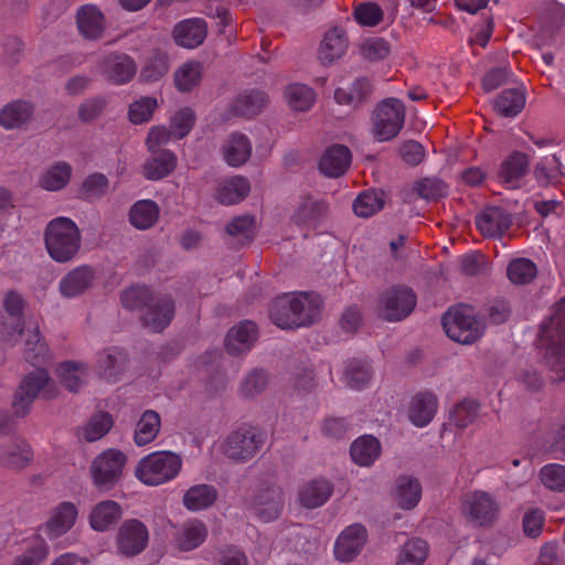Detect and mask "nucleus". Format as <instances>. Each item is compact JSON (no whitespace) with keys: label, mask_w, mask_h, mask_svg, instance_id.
<instances>
[{"label":"nucleus","mask_w":565,"mask_h":565,"mask_svg":"<svg viewBox=\"0 0 565 565\" xmlns=\"http://www.w3.org/2000/svg\"><path fill=\"white\" fill-rule=\"evenodd\" d=\"M321 306V298L313 292L282 295L273 301L269 317L281 329L308 327L319 318Z\"/></svg>","instance_id":"obj_1"},{"label":"nucleus","mask_w":565,"mask_h":565,"mask_svg":"<svg viewBox=\"0 0 565 565\" xmlns=\"http://www.w3.org/2000/svg\"><path fill=\"white\" fill-rule=\"evenodd\" d=\"M44 243L52 259L57 263H67L77 255L81 248V231L71 218L60 216L46 225Z\"/></svg>","instance_id":"obj_2"},{"label":"nucleus","mask_w":565,"mask_h":565,"mask_svg":"<svg viewBox=\"0 0 565 565\" xmlns=\"http://www.w3.org/2000/svg\"><path fill=\"white\" fill-rule=\"evenodd\" d=\"M58 395L60 390L50 376L49 371L45 367L35 369L23 376L15 390L12 402L13 413L18 417H24L39 396L45 401H52Z\"/></svg>","instance_id":"obj_3"},{"label":"nucleus","mask_w":565,"mask_h":565,"mask_svg":"<svg viewBox=\"0 0 565 565\" xmlns=\"http://www.w3.org/2000/svg\"><path fill=\"white\" fill-rule=\"evenodd\" d=\"M542 338H550L552 344L544 354L553 382L565 381V298L557 305L555 315L542 326Z\"/></svg>","instance_id":"obj_4"},{"label":"nucleus","mask_w":565,"mask_h":565,"mask_svg":"<svg viewBox=\"0 0 565 565\" xmlns=\"http://www.w3.org/2000/svg\"><path fill=\"white\" fill-rule=\"evenodd\" d=\"M443 328L449 339L461 344H472L478 341L484 331L473 313V308L458 305L449 308L441 317Z\"/></svg>","instance_id":"obj_5"},{"label":"nucleus","mask_w":565,"mask_h":565,"mask_svg":"<svg viewBox=\"0 0 565 565\" xmlns=\"http://www.w3.org/2000/svg\"><path fill=\"white\" fill-rule=\"evenodd\" d=\"M182 467V459L172 451H156L143 457L135 475L147 486H159L174 479Z\"/></svg>","instance_id":"obj_6"},{"label":"nucleus","mask_w":565,"mask_h":565,"mask_svg":"<svg viewBox=\"0 0 565 565\" xmlns=\"http://www.w3.org/2000/svg\"><path fill=\"white\" fill-rule=\"evenodd\" d=\"M460 511L472 526L490 529L499 520L501 508L492 493L475 490L461 497Z\"/></svg>","instance_id":"obj_7"},{"label":"nucleus","mask_w":565,"mask_h":565,"mask_svg":"<svg viewBox=\"0 0 565 565\" xmlns=\"http://www.w3.org/2000/svg\"><path fill=\"white\" fill-rule=\"evenodd\" d=\"M266 437L259 428L242 425L231 431L223 444L224 455L235 462H247L262 450Z\"/></svg>","instance_id":"obj_8"},{"label":"nucleus","mask_w":565,"mask_h":565,"mask_svg":"<svg viewBox=\"0 0 565 565\" xmlns=\"http://www.w3.org/2000/svg\"><path fill=\"white\" fill-rule=\"evenodd\" d=\"M417 296L407 286L394 285L384 290L379 299V317L385 321L398 322L407 318L415 309Z\"/></svg>","instance_id":"obj_9"},{"label":"nucleus","mask_w":565,"mask_h":565,"mask_svg":"<svg viewBox=\"0 0 565 565\" xmlns=\"http://www.w3.org/2000/svg\"><path fill=\"white\" fill-rule=\"evenodd\" d=\"M127 456L117 449H108L92 462L89 472L94 486L99 491L111 490L121 479Z\"/></svg>","instance_id":"obj_10"},{"label":"nucleus","mask_w":565,"mask_h":565,"mask_svg":"<svg viewBox=\"0 0 565 565\" xmlns=\"http://www.w3.org/2000/svg\"><path fill=\"white\" fill-rule=\"evenodd\" d=\"M373 132L379 141L391 140L398 135L405 121V106L397 98L382 100L373 111Z\"/></svg>","instance_id":"obj_11"},{"label":"nucleus","mask_w":565,"mask_h":565,"mask_svg":"<svg viewBox=\"0 0 565 565\" xmlns=\"http://www.w3.org/2000/svg\"><path fill=\"white\" fill-rule=\"evenodd\" d=\"M149 530L138 519H127L118 527L116 547L120 555L135 557L141 554L149 543Z\"/></svg>","instance_id":"obj_12"},{"label":"nucleus","mask_w":565,"mask_h":565,"mask_svg":"<svg viewBox=\"0 0 565 565\" xmlns=\"http://www.w3.org/2000/svg\"><path fill=\"white\" fill-rule=\"evenodd\" d=\"M175 316V301L170 295H157L138 318L140 324L154 333H161Z\"/></svg>","instance_id":"obj_13"},{"label":"nucleus","mask_w":565,"mask_h":565,"mask_svg":"<svg viewBox=\"0 0 565 565\" xmlns=\"http://www.w3.org/2000/svg\"><path fill=\"white\" fill-rule=\"evenodd\" d=\"M99 67L108 81L116 85L130 82L137 73V64L127 54L110 53L99 62Z\"/></svg>","instance_id":"obj_14"},{"label":"nucleus","mask_w":565,"mask_h":565,"mask_svg":"<svg viewBox=\"0 0 565 565\" xmlns=\"http://www.w3.org/2000/svg\"><path fill=\"white\" fill-rule=\"evenodd\" d=\"M352 161L351 150L341 143L329 146L318 162L319 171L327 178L337 179L345 174Z\"/></svg>","instance_id":"obj_15"},{"label":"nucleus","mask_w":565,"mask_h":565,"mask_svg":"<svg viewBox=\"0 0 565 565\" xmlns=\"http://www.w3.org/2000/svg\"><path fill=\"white\" fill-rule=\"evenodd\" d=\"M253 508L262 521H275L279 518L284 508L282 489L278 486L260 488L254 498Z\"/></svg>","instance_id":"obj_16"},{"label":"nucleus","mask_w":565,"mask_h":565,"mask_svg":"<svg viewBox=\"0 0 565 565\" xmlns=\"http://www.w3.org/2000/svg\"><path fill=\"white\" fill-rule=\"evenodd\" d=\"M207 35V23L200 18L185 19L177 23L172 30V39L178 46L195 49Z\"/></svg>","instance_id":"obj_17"},{"label":"nucleus","mask_w":565,"mask_h":565,"mask_svg":"<svg viewBox=\"0 0 565 565\" xmlns=\"http://www.w3.org/2000/svg\"><path fill=\"white\" fill-rule=\"evenodd\" d=\"M367 532L361 524L348 526L338 537L334 554L341 562L352 561L366 542Z\"/></svg>","instance_id":"obj_18"},{"label":"nucleus","mask_w":565,"mask_h":565,"mask_svg":"<svg viewBox=\"0 0 565 565\" xmlns=\"http://www.w3.org/2000/svg\"><path fill=\"white\" fill-rule=\"evenodd\" d=\"M529 156L521 151H513L500 164L498 178L509 189H519L520 180L529 172Z\"/></svg>","instance_id":"obj_19"},{"label":"nucleus","mask_w":565,"mask_h":565,"mask_svg":"<svg viewBox=\"0 0 565 565\" xmlns=\"http://www.w3.org/2000/svg\"><path fill=\"white\" fill-rule=\"evenodd\" d=\"M76 24L79 33L90 41L100 39L106 29L105 15L94 4H85L77 10Z\"/></svg>","instance_id":"obj_20"},{"label":"nucleus","mask_w":565,"mask_h":565,"mask_svg":"<svg viewBox=\"0 0 565 565\" xmlns=\"http://www.w3.org/2000/svg\"><path fill=\"white\" fill-rule=\"evenodd\" d=\"M121 505L114 500H104L95 504L89 513L88 521L93 530L106 532L114 529L122 516Z\"/></svg>","instance_id":"obj_21"},{"label":"nucleus","mask_w":565,"mask_h":565,"mask_svg":"<svg viewBox=\"0 0 565 565\" xmlns=\"http://www.w3.org/2000/svg\"><path fill=\"white\" fill-rule=\"evenodd\" d=\"M511 224V215L497 206L486 209L476 217V225L486 237H501Z\"/></svg>","instance_id":"obj_22"},{"label":"nucleus","mask_w":565,"mask_h":565,"mask_svg":"<svg viewBox=\"0 0 565 565\" xmlns=\"http://www.w3.org/2000/svg\"><path fill=\"white\" fill-rule=\"evenodd\" d=\"M33 460V451L29 443L14 438L0 445V465L10 469H24Z\"/></svg>","instance_id":"obj_23"},{"label":"nucleus","mask_w":565,"mask_h":565,"mask_svg":"<svg viewBox=\"0 0 565 565\" xmlns=\"http://www.w3.org/2000/svg\"><path fill=\"white\" fill-rule=\"evenodd\" d=\"M35 106L25 99L13 100L0 110V125L6 129H20L34 116Z\"/></svg>","instance_id":"obj_24"},{"label":"nucleus","mask_w":565,"mask_h":565,"mask_svg":"<svg viewBox=\"0 0 565 565\" xmlns=\"http://www.w3.org/2000/svg\"><path fill=\"white\" fill-rule=\"evenodd\" d=\"M268 104V96L259 89L245 90L237 95L228 111L233 116L253 118L259 115Z\"/></svg>","instance_id":"obj_25"},{"label":"nucleus","mask_w":565,"mask_h":565,"mask_svg":"<svg viewBox=\"0 0 565 565\" xmlns=\"http://www.w3.org/2000/svg\"><path fill=\"white\" fill-rule=\"evenodd\" d=\"M23 356L28 363L36 369L45 367L53 359L51 350L38 326L28 332V338L24 341Z\"/></svg>","instance_id":"obj_26"},{"label":"nucleus","mask_w":565,"mask_h":565,"mask_svg":"<svg viewBox=\"0 0 565 565\" xmlns=\"http://www.w3.org/2000/svg\"><path fill=\"white\" fill-rule=\"evenodd\" d=\"M328 212L329 203L326 200H315L311 195H305L291 220L297 225L315 226L328 215Z\"/></svg>","instance_id":"obj_27"},{"label":"nucleus","mask_w":565,"mask_h":565,"mask_svg":"<svg viewBox=\"0 0 565 565\" xmlns=\"http://www.w3.org/2000/svg\"><path fill=\"white\" fill-rule=\"evenodd\" d=\"M95 279V270L88 265L72 269L60 282V291L65 297H76L85 292Z\"/></svg>","instance_id":"obj_28"},{"label":"nucleus","mask_w":565,"mask_h":565,"mask_svg":"<svg viewBox=\"0 0 565 565\" xmlns=\"http://www.w3.org/2000/svg\"><path fill=\"white\" fill-rule=\"evenodd\" d=\"M372 90L371 82L366 77H360L348 86L337 88L334 98L339 105L356 108L369 100Z\"/></svg>","instance_id":"obj_29"},{"label":"nucleus","mask_w":565,"mask_h":565,"mask_svg":"<svg viewBox=\"0 0 565 565\" xmlns=\"http://www.w3.org/2000/svg\"><path fill=\"white\" fill-rule=\"evenodd\" d=\"M333 492L331 482L324 479H315L305 483L298 491L299 503L307 509L323 505Z\"/></svg>","instance_id":"obj_30"},{"label":"nucleus","mask_w":565,"mask_h":565,"mask_svg":"<svg viewBox=\"0 0 565 565\" xmlns=\"http://www.w3.org/2000/svg\"><path fill=\"white\" fill-rule=\"evenodd\" d=\"M151 157L143 163V175L148 180H161L177 167V158L170 150L150 151Z\"/></svg>","instance_id":"obj_31"},{"label":"nucleus","mask_w":565,"mask_h":565,"mask_svg":"<svg viewBox=\"0 0 565 565\" xmlns=\"http://www.w3.org/2000/svg\"><path fill=\"white\" fill-rule=\"evenodd\" d=\"M255 340L256 324L247 320L230 329L225 348L230 354L237 355L247 350Z\"/></svg>","instance_id":"obj_32"},{"label":"nucleus","mask_w":565,"mask_h":565,"mask_svg":"<svg viewBox=\"0 0 565 565\" xmlns=\"http://www.w3.org/2000/svg\"><path fill=\"white\" fill-rule=\"evenodd\" d=\"M348 49V40L342 29L333 28L326 33L320 47L319 58L322 64H331L340 58Z\"/></svg>","instance_id":"obj_33"},{"label":"nucleus","mask_w":565,"mask_h":565,"mask_svg":"<svg viewBox=\"0 0 565 565\" xmlns=\"http://www.w3.org/2000/svg\"><path fill=\"white\" fill-rule=\"evenodd\" d=\"M154 296L156 292L150 287L136 284L121 291L120 301L125 309L136 312L139 318Z\"/></svg>","instance_id":"obj_34"},{"label":"nucleus","mask_w":565,"mask_h":565,"mask_svg":"<svg viewBox=\"0 0 565 565\" xmlns=\"http://www.w3.org/2000/svg\"><path fill=\"white\" fill-rule=\"evenodd\" d=\"M206 537V525L200 520H192L183 525L174 539V543L180 552H190L199 547Z\"/></svg>","instance_id":"obj_35"},{"label":"nucleus","mask_w":565,"mask_h":565,"mask_svg":"<svg viewBox=\"0 0 565 565\" xmlns=\"http://www.w3.org/2000/svg\"><path fill=\"white\" fill-rule=\"evenodd\" d=\"M437 409V398L431 393H418L412 401L408 417L418 427L431 422Z\"/></svg>","instance_id":"obj_36"},{"label":"nucleus","mask_w":565,"mask_h":565,"mask_svg":"<svg viewBox=\"0 0 565 565\" xmlns=\"http://www.w3.org/2000/svg\"><path fill=\"white\" fill-rule=\"evenodd\" d=\"M564 175L561 160L556 154L539 161L533 169V177L542 188L557 186Z\"/></svg>","instance_id":"obj_37"},{"label":"nucleus","mask_w":565,"mask_h":565,"mask_svg":"<svg viewBox=\"0 0 565 565\" xmlns=\"http://www.w3.org/2000/svg\"><path fill=\"white\" fill-rule=\"evenodd\" d=\"M56 376L60 384L71 393H78L82 385V377L87 373V366L84 363L75 361H64L56 366Z\"/></svg>","instance_id":"obj_38"},{"label":"nucleus","mask_w":565,"mask_h":565,"mask_svg":"<svg viewBox=\"0 0 565 565\" xmlns=\"http://www.w3.org/2000/svg\"><path fill=\"white\" fill-rule=\"evenodd\" d=\"M170 70V57L168 53L159 47L151 51L140 71L139 78L143 83H154L164 77Z\"/></svg>","instance_id":"obj_39"},{"label":"nucleus","mask_w":565,"mask_h":565,"mask_svg":"<svg viewBox=\"0 0 565 565\" xmlns=\"http://www.w3.org/2000/svg\"><path fill=\"white\" fill-rule=\"evenodd\" d=\"M252 154V145L247 137L239 132L230 136L223 147L224 160L232 167L244 164Z\"/></svg>","instance_id":"obj_40"},{"label":"nucleus","mask_w":565,"mask_h":565,"mask_svg":"<svg viewBox=\"0 0 565 565\" xmlns=\"http://www.w3.org/2000/svg\"><path fill=\"white\" fill-rule=\"evenodd\" d=\"M218 493L212 484H195L183 495V504L190 511L204 510L212 507L217 500Z\"/></svg>","instance_id":"obj_41"},{"label":"nucleus","mask_w":565,"mask_h":565,"mask_svg":"<svg viewBox=\"0 0 565 565\" xmlns=\"http://www.w3.org/2000/svg\"><path fill=\"white\" fill-rule=\"evenodd\" d=\"M352 460L360 466H371L381 454V445L372 435H364L351 445Z\"/></svg>","instance_id":"obj_42"},{"label":"nucleus","mask_w":565,"mask_h":565,"mask_svg":"<svg viewBox=\"0 0 565 565\" xmlns=\"http://www.w3.org/2000/svg\"><path fill=\"white\" fill-rule=\"evenodd\" d=\"M250 191L249 181L244 177H234L221 184L216 192V200L224 205H232L243 201Z\"/></svg>","instance_id":"obj_43"},{"label":"nucleus","mask_w":565,"mask_h":565,"mask_svg":"<svg viewBox=\"0 0 565 565\" xmlns=\"http://www.w3.org/2000/svg\"><path fill=\"white\" fill-rule=\"evenodd\" d=\"M565 24V9L562 4L556 3L548 9L547 14L542 21L541 31L535 36V45L542 49L547 44V40H552L554 34Z\"/></svg>","instance_id":"obj_44"},{"label":"nucleus","mask_w":565,"mask_h":565,"mask_svg":"<svg viewBox=\"0 0 565 565\" xmlns=\"http://www.w3.org/2000/svg\"><path fill=\"white\" fill-rule=\"evenodd\" d=\"M160 210L156 202L141 200L135 203L129 211V221L138 230H148L159 220Z\"/></svg>","instance_id":"obj_45"},{"label":"nucleus","mask_w":565,"mask_h":565,"mask_svg":"<svg viewBox=\"0 0 565 565\" xmlns=\"http://www.w3.org/2000/svg\"><path fill=\"white\" fill-rule=\"evenodd\" d=\"M203 77V65L199 61L182 64L173 75L175 87L181 93H190L196 88Z\"/></svg>","instance_id":"obj_46"},{"label":"nucleus","mask_w":565,"mask_h":565,"mask_svg":"<svg viewBox=\"0 0 565 565\" xmlns=\"http://www.w3.org/2000/svg\"><path fill=\"white\" fill-rule=\"evenodd\" d=\"M161 428L160 415L152 409L142 413L137 422L134 439L138 446H145L156 439Z\"/></svg>","instance_id":"obj_47"},{"label":"nucleus","mask_w":565,"mask_h":565,"mask_svg":"<svg viewBox=\"0 0 565 565\" xmlns=\"http://www.w3.org/2000/svg\"><path fill=\"white\" fill-rule=\"evenodd\" d=\"M77 509L71 502L61 503L55 513L46 522V530L52 536H60L67 532L75 523Z\"/></svg>","instance_id":"obj_48"},{"label":"nucleus","mask_w":565,"mask_h":565,"mask_svg":"<svg viewBox=\"0 0 565 565\" xmlns=\"http://www.w3.org/2000/svg\"><path fill=\"white\" fill-rule=\"evenodd\" d=\"M525 106V95L518 88L504 89L494 100L493 108L502 117H514Z\"/></svg>","instance_id":"obj_49"},{"label":"nucleus","mask_w":565,"mask_h":565,"mask_svg":"<svg viewBox=\"0 0 565 565\" xmlns=\"http://www.w3.org/2000/svg\"><path fill=\"white\" fill-rule=\"evenodd\" d=\"M384 204L385 193L383 191H364L354 200L353 211L360 217H370L381 211Z\"/></svg>","instance_id":"obj_50"},{"label":"nucleus","mask_w":565,"mask_h":565,"mask_svg":"<svg viewBox=\"0 0 565 565\" xmlns=\"http://www.w3.org/2000/svg\"><path fill=\"white\" fill-rule=\"evenodd\" d=\"M422 495V487L417 479L403 477L398 480L396 501L405 510L416 507Z\"/></svg>","instance_id":"obj_51"},{"label":"nucleus","mask_w":565,"mask_h":565,"mask_svg":"<svg viewBox=\"0 0 565 565\" xmlns=\"http://www.w3.org/2000/svg\"><path fill=\"white\" fill-rule=\"evenodd\" d=\"M428 555L426 541L414 537L402 547L396 565H422Z\"/></svg>","instance_id":"obj_52"},{"label":"nucleus","mask_w":565,"mask_h":565,"mask_svg":"<svg viewBox=\"0 0 565 565\" xmlns=\"http://www.w3.org/2000/svg\"><path fill=\"white\" fill-rule=\"evenodd\" d=\"M113 425L114 420L109 413L98 412L82 428L83 438L88 443L99 440L111 429Z\"/></svg>","instance_id":"obj_53"},{"label":"nucleus","mask_w":565,"mask_h":565,"mask_svg":"<svg viewBox=\"0 0 565 565\" xmlns=\"http://www.w3.org/2000/svg\"><path fill=\"white\" fill-rule=\"evenodd\" d=\"M72 167L67 162H57L41 178V186L47 191L63 189L71 179Z\"/></svg>","instance_id":"obj_54"},{"label":"nucleus","mask_w":565,"mask_h":565,"mask_svg":"<svg viewBox=\"0 0 565 565\" xmlns=\"http://www.w3.org/2000/svg\"><path fill=\"white\" fill-rule=\"evenodd\" d=\"M413 191L422 199L437 201L448 193V185L439 178H424L413 185Z\"/></svg>","instance_id":"obj_55"},{"label":"nucleus","mask_w":565,"mask_h":565,"mask_svg":"<svg viewBox=\"0 0 565 565\" xmlns=\"http://www.w3.org/2000/svg\"><path fill=\"white\" fill-rule=\"evenodd\" d=\"M226 233L230 236L237 237L241 245H247L255 237V218L249 215L234 217L226 225Z\"/></svg>","instance_id":"obj_56"},{"label":"nucleus","mask_w":565,"mask_h":565,"mask_svg":"<svg viewBox=\"0 0 565 565\" xmlns=\"http://www.w3.org/2000/svg\"><path fill=\"white\" fill-rule=\"evenodd\" d=\"M508 277L516 285H526L531 282L537 274L536 266L526 258H518L512 260L508 266Z\"/></svg>","instance_id":"obj_57"},{"label":"nucleus","mask_w":565,"mask_h":565,"mask_svg":"<svg viewBox=\"0 0 565 565\" xmlns=\"http://www.w3.org/2000/svg\"><path fill=\"white\" fill-rule=\"evenodd\" d=\"M289 106L296 111H307L315 102V92L306 85H289L286 89Z\"/></svg>","instance_id":"obj_58"},{"label":"nucleus","mask_w":565,"mask_h":565,"mask_svg":"<svg viewBox=\"0 0 565 565\" xmlns=\"http://www.w3.org/2000/svg\"><path fill=\"white\" fill-rule=\"evenodd\" d=\"M539 478L548 490L554 492L565 491V466L547 463L540 469Z\"/></svg>","instance_id":"obj_59"},{"label":"nucleus","mask_w":565,"mask_h":565,"mask_svg":"<svg viewBox=\"0 0 565 565\" xmlns=\"http://www.w3.org/2000/svg\"><path fill=\"white\" fill-rule=\"evenodd\" d=\"M157 107L158 103L156 98L142 97L129 105V120L135 125L147 122L152 118Z\"/></svg>","instance_id":"obj_60"},{"label":"nucleus","mask_w":565,"mask_h":565,"mask_svg":"<svg viewBox=\"0 0 565 565\" xmlns=\"http://www.w3.org/2000/svg\"><path fill=\"white\" fill-rule=\"evenodd\" d=\"M478 409L479 404L476 401L465 399L455 407L451 420L456 427L466 428L477 418Z\"/></svg>","instance_id":"obj_61"},{"label":"nucleus","mask_w":565,"mask_h":565,"mask_svg":"<svg viewBox=\"0 0 565 565\" xmlns=\"http://www.w3.org/2000/svg\"><path fill=\"white\" fill-rule=\"evenodd\" d=\"M194 111L189 107H184L175 113V115L171 118L170 130L178 139H182L189 135L194 126Z\"/></svg>","instance_id":"obj_62"},{"label":"nucleus","mask_w":565,"mask_h":565,"mask_svg":"<svg viewBox=\"0 0 565 565\" xmlns=\"http://www.w3.org/2000/svg\"><path fill=\"white\" fill-rule=\"evenodd\" d=\"M390 52L391 46L388 42L382 38H371L361 44L362 55L371 62L384 60L388 56Z\"/></svg>","instance_id":"obj_63"},{"label":"nucleus","mask_w":565,"mask_h":565,"mask_svg":"<svg viewBox=\"0 0 565 565\" xmlns=\"http://www.w3.org/2000/svg\"><path fill=\"white\" fill-rule=\"evenodd\" d=\"M354 18L362 25L374 26L383 20V11L379 4L365 2L355 8Z\"/></svg>","instance_id":"obj_64"}]
</instances>
